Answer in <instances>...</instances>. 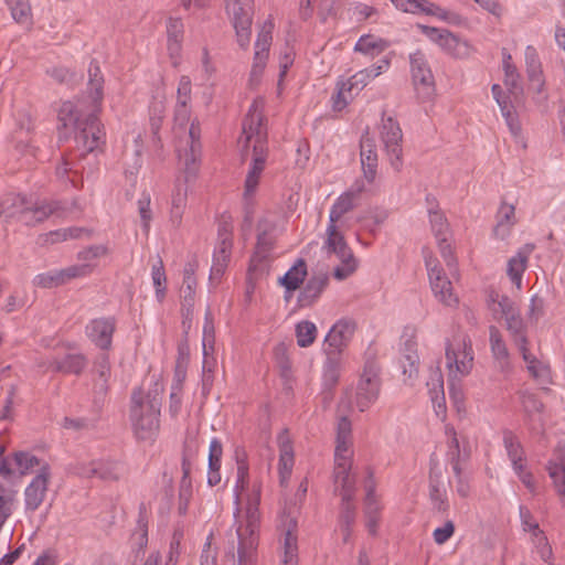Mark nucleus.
<instances>
[{"label":"nucleus","instance_id":"1","mask_svg":"<svg viewBox=\"0 0 565 565\" xmlns=\"http://www.w3.org/2000/svg\"><path fill=\"white\" fill-rule=\"evenodd\" d=\"M87 95L90 99L87 107L84 103L64 102L58 110V121L64 128L74 127L77 130V145L90 153L105 145L106 137L98 118L104 98V76L96 61H92L88 67Z\"/></svg>","mask_w":565,"mask_h":565},{"label":"nucleus","instance_id":"21","mask_svg":"<svg viewBox=\"0 0 565 565\" xmlns=\"http://www.w3.org/2000/svg\"><path fill=\"white\" fill-rule=\"evenodd\" d=\"M25 214H23V224L26 226H34L51 215L60 211V202L56 201H35L29 203Z\"/></svg>","mask_w":565,"mask_h":565},{"label":"nucleus","instance_id":"25","mask_svg":"<svg viewBox=\"0 0 565 565\" xmlns=\"http://www.w3.org/2000/svg\"><path fill=\"white\" fill-rule=\"evenodd\" d=\"M271 22L265 23L257 35V40L255 43L254 64L252 68V74L254 75L260 73L265 66L266 60L268 57L269 46L271 43Z\"/></svg>","mask_w":565,"mask_h":565},{"label":"nucleus","instance_id":"32","mask_svg":"<svg viewBox=\"0 0 565 565\" xmlns=\"http://www.w3.org/2000/svg\"><path fill=\"white\" fill-rule=\"evenodd\" d=\"M307 274L306 260L303 258H298L295 265L290 267L281 278H279V282L285 287L287 292H291L301 286Z\"/></svg>","mask_w":565,"mask_h":565},{"label":"nucleus","instance_id":"31","mask_svg":"<svg viewBox=\"0 0 565 565\" xmlns=\"http://www.w3.org/2000/svg\"><path fill=\"white\" fill-rule=\"evenodd\" d=\"M525 66L529 81L536 86V92L541 93L544 88V78L542 63L534 46L529 45L525 49Z\"/></svg>","mask_w":565,"mask_h":565},{"label":"nucleus","instance_id":"39","mask_svg":"<svg viewBox=\"0 0 565 565\" xmlns=\"http://www.w3.org/2000/svg\"><path fill=\"white\" fill-rule=\"evenodd\" d=\"M8 9L10 10L12 19L25 26L33 23L32 9L29 0H4Z\"/></svg>","mask_w":565,"mask_h":565},{"label":"nucleus","instance_id":"34","mask_svg":"<svg viewBox=\"0 0 565 565\" xmlns=\"http://www.w3.org/2000/svg\"><path fill=\"white\" fill-rule=\"evenodd\" d=\"M184 25L180 18H169L167 22L168 51L171 57L178 56L181 51Z\"/></svg>","mask_w":565,"mask_h":565},{"label":"nucleus","instance_id":"55","mask_svg":"<svg viewBox=\"0 0 565 565\" xmlns=\"http://www.w3.org/2000/svg\"><path fill=\"white\" fill-rule=\"evenodd\" d=\"M93 269L94 265L90 264L72 265L60 269L63 285L67 284L72 279L88 276Z\"/></svg>","mask_w":565,"mask_h":565},{"label":"nucleus","instance_id":"47","mask_svg":"<svg viewBox=\"0 0 565 565\" xmlns=\"http://www.w3.org/2000/svg\"><path fill=\"white\" fill-rule=\"evenodd\" d=\"M381 510L382 508L377 500L364 502L365 525L371 535H375L377 532Z\"/></svg>","mask_w":565,"mask_h":565},{"label":"nucleus","instance_id":"52","mask_svg":"<svg viewBox=\"0 0 565 565\" xmlns=\"http://www.w3.org/2000/svg\"><path fill=\"white\" fill-rule=\"evenodd\" d=\"M33 285L40 288H55L63 285L60 269L39 274L33 279Z\"/></svg>","mask_w":565,"mask_h":565},{"label":"nucleus","instance_id":"60","mask_svg":"<svg viewBox=\"0 0 565 565\" xmlns=\"http://www.w3.org/2000/svg\"><path fill=\"white\" fill-rule=\"evenodd\" d=\"M183 529L182 527H175L172 534V539L170 542L169 553H168V561L166 564L169 565H177L178 558L180 555V545L181 541L183 540Z\"/></svg>","mask_w":565,"mask_h":565},{"label":"nucleus","instance_id":"10","mask_svg":"<svg viewBox=\"0 0 565 565\" xmlns=\"http://www.w3.org/2000/svg\"><path fill=\"white\" fill-rule=\"evenodd\" d=\"M186 147L183 150L178 149V156L184 164V173H186L188 177H195L202 152L199 121L193 120L191 122Z\"/></svg>","mask_w":565,"mask_h":565},{"label":"nucleus","instance_id":"51","mask_svg":"<svg viewBox=\"0 0 565 565\" xmlns=\"http://www.w3.org/2000/svg\"><path fill=\"white\" fill-rule=\"evenodd\" d=\"M150 202H151L150 194L146 193V192H143L141 194L140 199L137 202L138 212H139L140 220H141V227H142V231H143V233L146 235L149 234L150 223H151V220H152V212H151V209H150Z\"/></svg>","mask_w":565,"mask_h":565},{"label":"nucleus","instance_id":"58","mask_svg":"<svg viewBox=\"0 0 565 565\" xmlns=\"http://www.w3.org/2000/svg\"><path fill=\"white\" fill-rule=\"evenodd\" d=\"M429 498L438 512H446L448 510L449 504L444 491L440 489L439 483L433 480L429 483Z\"/></svg>","mask_w":565,"mask_h":565},{"label":"nucleus","instance_id":"38","mask_svg":"<svg viewBox=\"0 0 565 565\" xmlns=\"http://www.w3.org/2000/svg\"><path fill=\"white\" fill-rule=\"evenodd\" d=\"M339 377H340L339 363L335 359H332L331 356L328 355V359L324 362L323 372H322V386H323L324 399L332 397L331 392L338 384Z\"/></svg>","mask_w":565,"mask_h":565},{"label":"nucleus","instance_id":"53","mask_svg":"<svg viewBox=\"0 0 565 565\" xmlns=\"http://www.w3.org/2000/svg\"><path fill=\"white\" fill-rule=\"evenodd\" d=\"M522 407L529 417L540 414L543 411V403L537 395L527 391L520 392Z\"/></svg>","mask_w":565,"mask_h":565},{"label":"nucleus","instance_id":"4","mask_svg":"<svg viewBox=\"0 0 565 565\" xmlns=\"http://www.w3.org/2000/svg\"><path fill=\"white\" fill-rule=\"evenodd\" d=\"M327 239L324 246L329 253H334L342 265L333 270V276L338 280H343L352 275L356 269V259L354 258L350 247L348 246L343 234L338 230L337 223L328 222Z\"/></svg>","mask_w":565,"mask_h":565},{"label":"nucleus","instance_id":"48","mask_svg":"<svg viewBox=\"0 0 565 565\" xmlns=\"http://www.w3.org/2000/svg\"><path fill=\"white\" fill-rule=\"evenodd\" d=\"M132 539L140 548L146 547L148 544V518L143 504H141L139 509L137 527L132 534Z\"/></svg>","mask_w":565,"mask_h":565},{"label":"nucleus","instance_id":"19","mask_svg":"<svg viewBox=\"0 0 565 565\" xmlns=\"http://www.w3.org/2000/svg\"><path fill=\"white\" fill-rule=\"evenodd\" d=\"M267 148H257L254 147L253 149V157L250 161V166L245 179V186H244V196L248 198L252 196L259 183L260 175L265 169L266 160H267Z\"/></svg>","mask_w":565,"mask_h":565},{"label":"nucleus","instance_id":"3","mask_svg":"<svg viewBox=\"0 0 565 565\" xmlns=\"http://www.w3.org/2000/svg\"><path fill=\"white\" fill-rule=\"evenodd\" d=\"M276 224L266 220H259L257 224V242L253 256L250 257L248 273L264 275L268 273L271 253L275 248L276 236L274 232Z\"/></svg>","mask_w":565,"mask_h":565},{"label":"nucleus","instance_id":"30","mask_svg":"<svg viewBox=\"0 0 565 565\" xmlns=\"http://www.w3.org/2000/svg\"><path fill=\"white\" fill-rule=\"evenodd\" d=\"M195 264L188 263L183 269V287H182V311L183 315H190L194 306L195 296Z\"/></svg>","mask_w":565,"mask_h":565},{"label":"nucleus","instance_id":"44","mask_svg":"<svg viewBox=\"0 0 565 565\" xmlns=\"http://www.w3.org/2000/svg\"><path fill=\"white\" fill-rule=\"evenodd\" d=\"M505 329L511 340H515L527 335V326L521 316L520 309L514 313L505 317Z\"/></svg>","mask_w":565,"mask_h":565},{"label":"nucleus","instance_id":"41","mask_svg":"<svg viewBox=\"0 0 565 565\" xmlns=\"http://www.w3.org/2000/svg\"><path fill=\"white\" fill-rule=\"evenodd\" d=\"M93 371L98 375V381L96 382L95 387L98 392L106 393L108 390V379L110 376V362L108 354L102 353L96 358Z\"/></svg>","mask_w":565,"mask_h":565},{"label":"nucleus","instance_id":"20","mask_svg":"<svg viewBox=\"0 0 565 565\" xmlns=\"http://www.w3.org/2000/svg\"><path fill=\"white\" fill-rule=\"evenodd\" d=\"M233 25L236 31L237 42L241 47L246 49L250 41L252 13L249 8H244L236 2L233 6Z\"/></svg>","mask_w":565,"mask_h":565},{"label":"nucleus","instance_id":"16","mask_svg":"<svg viewBox=\"0 0 565 565\" xmlns=\"http://www.w3.org/2000/svg\"><path fill=\"white\" fill-rule=\"evenodd\" d=\"M364 190V181L361 179L356 180L334 201L329 213V221H331V223H338L344 214L352 211L358 205V201Z\"/></svg>","mask_w":565,"mask_h":565},{"label":"nucleus","instance_id":"11","mask_svg":"<svg viewBox=\"0 0 565 565\" xmlns=\"http://www.w3.org/2000/svg\"><path fill=\"white\" fill-rule=\"evenodd\" d=\"M50 478V465L44 462L39 469L38 475L32 479V481L26 486L24 490V505L26 512L36 511L43 503L46 497Z\"/></svg>","mask_w":565,"mask_h":565},{"label":"nucleus","instance_id":"27","mask_svg":"<svg viewBox=\"0 0 565 565\" xmlns=\"http://www.w3.org/2000/svg\"><path fill=\"white\" fill-rule=\"evenodd\" d=\"M87 364V358L83 353H67L63 358L54 359L51 367L55 372L81 375Z\"/></svg>","mask_w":565,"mask_h":565},{"label":"nucleus","instance_id":"7","mask_svg":"<svg viewBox=\"0 0 565 565\" xmlns=\"http://www.w3.org/2000/svg\"><path fill=\"white\" fill-rule=\"evenodd\" d=\"M380 390V370L375 363L367 362L355 390L354 401L360 412H365L377 401Z\"/></svg>","mask_w":565,"mask_h":565},{"label":"nucleus","instance_id":"45","mask_svg":"<svg viewBox=\"0 0 565 565\" xmlns=\"http://www.w3.org/2000/svg\"><path fill=\"white\" fill-rule=\"evenodd\" d=\"M13 462L20 475L24 476L32 471L34 467L41 468L40 459L28 451H17L13 454Z\"/></svg>","mask_w":565,"mask_h":565},{"label":"nucleus","instance_id":"24","mask_svg":"<svg viewBox=\"0 0 565 565\" xmlns=\"http://www.w3.org/2000/svg\"><path fill=\"white\" fill-rule=\"evenodd\" d=\"M31 199L23 194L9 193L0 198V216L15 217L23 223V214Z\"/></svg>","mask_w":565,"mask_h":565},{"label":"nucleus","instance_id":"22","mask_svg":"<svg viewBox=\"0 0 565 565\" xmlns=\"http://www.w3.org/2000/svg\"><path fill=\"white\" fill-rule=\"evenodd\" d=\"M328 282L329 277L327 274L311 276L298 295L297 302L299 307L303 308L312 306L321 296L328 286Z\"/></svg>","mask_w":565,"mask_h":565},{"label":"nucleus","instance_id":"42","mask_svg":"<svg viewBox=\"0 0 565 565\" xmlns=\"http://www.w3.org/2000/svg\"><path fill=\"white\" fill-rule=\"evenodd\" d=\"M297 344L300 348L310 347L317 338V327L309 320L300 321L296 324Z\"/></svg>","mask_w":565,"mask_h":565},{"label":"nucleus","instance_id":"17","mask_svg":"<svg viewBox=\"0 0 565 565\" xmlns=\"http://www.w3.org/2000/svg\"><path fill=\"white\" fill-rule=\"evenodd\" d=\"M447 366L451 371L455 367L456 372L461 375L469 374L472 367L473 354L470 340H463L456 350L450 343L446 347Z\"/></svg>","mask_w":565,"mask_h":565},{"label":"nucleus","instance_id":"37","mask_svg":"<svg viewBox=\"0 0 565 565\" xmlns=\"http://www.w3.org/2000/svg\"><path fill=\"white\" fill-rule=\"evenodd\" d=\"M199 452V446L195 439H185L182 448L181 470L182 478L180 481H191V472L195 465Z\"/></svg>","mask_w":565,"mask_h":565},{"label":"nucleus","instance_id":"29","mask_svg":"<svg viewBox=\"0 0 565 565\" xmlns=\"http://www.w3.org/2000/svg\"><path fill=\"white\" fill-rule=\"evenodd\" d=\"M431 290L435 297L446 306H454L458 302V298L452 292V284L444 271L433 274L429 278Z\"/></svg>","mask_w":565,"mask_h":565},{"label":"nucleus","instance_id":"18","mask_svg":"<svg viewBox=\"0 0 565 565\" xmlns=\"http://www.w3.org/2000/svg\"><path fill=\"white\" fill-rule=\"evenodd\" d=\"M360 158L365 180L372 183L377 172V153L374 139L365 131L360 141Z\"/></svg>","mask_w":565,"mask_h":565},{"label":"nucleus","instance_id":"13","mask_svg":"<svg viewBox=\"0 0 565 565\" xmlns=\"http://www.w3.org/2000/svg\"><path fill=\"white\" fill-rule=\"evenodd\" d=\"M117 320L115 317H103L90 320L85 333L87 338L100 350L106 351L111 348L113 335L116 331Z\"/></svg>","mask_w":565,"mask_h":565},{"label":"nucleus","instance_id":"33","mask_svg":"<svg viewBox=\"0 0 565 565\" xmlns=\"http://www.w3.org/2000/svg\"><path fill=\"white\" fill-rule=\"evenodd\" d=\"M446 54L455 58H467L471 53V46L467 41L448 31L439 46Z\"/></svg>","mask_w":565,"mask_h":565},{"label":"nucleus","instance_id":"36","mask_svg":"<svg viewBox=\"0 0 565 565\" xmlns=\"http://www.w3.org/2000/svg\"><path fill=\"white\" fill-rule=\"evenodd\" d=\"M489 343L492 356L502 365L508 364L510 353L501 331L494 324L489 327Z\"/></svg>","mask_w":565,"mask_h":565},{"label":"nucleus","instance_id":"59","mask_svg":"<svg viewBox=\"0 0 565 565\" xmlns=\"http://www.w3.org/2000/svg\"><path fill=\"white\" fill-rule=\"evenodd\" d=\"M374 78L373 75L371 74L370 70L369 68H365V70H362L360 72H358L356 74H354L353 76H351L347 82H344L347 85H348V90L349 92H353L355 90L356 93L360 92L361 89H363L367 84L369 82Z\"/></svg>","mask_w":565,"mask_h":565},{"label":"nucleus","instance_id":"14","mask_svg":"<svg viewBox=\"0 0 565 565\" xmlns=\"http://www.w3.org/2000/svg\"><path fill=\"white\" fill-rule=\"evenodd\" d=\"M356 324L349 319H341L329 330L324 338V351L330 356L339 354L351 341Z\"/></svg>","mask_w":565,"mask_h":565},{"label":"nucleus","instance_id":"2","mask_svg":"<svg viewBox=\"0 0 565 565\" xmlns=\"http://www.w3.org/2000/svg\"><path fill=\"white\" fill-rule=\"evenodd\" d=\"M161 402L156 396L143 395L140 387L131 393L130 422L138 441L153 444L160 429Z\"/></svg>","mask_w":565,"mask_h":565},{"label":"nucleus","instance_id":"15","mask_svg":"<svg viewBox=\"0 0 565 565\" xmlns=\"http://www.w3.org/2000/svg\"><path fill=\"white\" fill-rule=\"evenodd\" d=\"M281 523V562L284 565H298L297 520L289 514H285L282 515Z\"/></svg>","mask_w":565,"mask_h":565},{"label":"nucleus","instance_id":"46","mask_svg":"<svg viewBox=\"0 0 565 565\" xmlns=\"http://www.w3.org/2000/svg\"><path fill=\"white\" fill-rule=\"evenodd\" d=\"M151 278L156 289V296L161 301L164 298L167 289V276L161 258H158L157 263L152 265Z\"/></svg>","mask_w":565,"mask_h":565},{"label":"nucleus","instance_id":"28","mask_svg":"<svg viewBox=\"0 0 565 565\" xmlns=\"http://www.w3.org/2000/svg\"><path fill=\"white\" fill-rule=\"evenodd\" d=\"M351 461L349 459L335 460L334 459V482L340 486L341 499H353L354 497V481L350 478Z\"/></svg>","mask_w":565,"mask_h":565},{"label":"nucleus","instance_id":"26","mask_svg":"<svg viewBox=\"0 0 565 565\" xmlns=\"http://www.w3.org/2000/svg\"><path fill=\"white\" fill-rule=\"evenodd\" d=\"M194 178L195 177H188L185 173L184 182L178 181L174 185L170 209V221L174 226H179L182 222V216L185 211L188 200L186 183L190 181V179Z\"/></svg>","mask_w":565,"mask_h":565},{"label":"nucleus","instance_id":"40","mask_svg":"<svg viewBox=\"0 0 565 565\" xmlns=\"http://www.w3.org/2000/svg\"><path fill=\"white\" fill-rule=\"evenodd\" d=\"M512 342L514 343V345L520 351L523 361L526 363V369H527L529 373L533 377L537 379L540 376L541 362L535 358V355H533L530 352V349H529V345H530L529 337L527 335L526 337H522V338L512 340Z\"/></svg>","mask_w":565,"mask_h":565},{"label":"nucleus","instance_id":"49","mask_svg":"<svg viewBox=\"0 0 565 565\" xmlns=\"http://www.w3.org/2000/svg\"><path fill=\"white\" fill-rule=\"evenodd\" d=\"M504 84L511 89L519 87V73L516 67L512 64V56L507 49H502Z\"/></svg>","mask_w":565,"mask_h":565},{"label":"nucleus","instance_id":"35","mask_svg":"<svg viewBox=\"0 0 565 565\" xmlns=\"http://www.w3.org/2000/svg\"><path fill=\"white\" fill-rule=\"evenodd\" d=\"M388 46L390 43L386 40L372 34H366L362 35L358 40L354 51L374 57L383 53Z\"/></svg>","mask_w":565,"mask_h":565},{"label":"nucleus","instance_id":"43","mask_svg":"<svg viewBox=\"0 0 565 565\" xmlns=\"http://www.w3.org/2000/svg\"><path fill=\"white\" fill-rule=\"evenodd\" d=\"M503 445L511 463H516L518 460H525L523 447L513 431L509 429L503 431Z\"/></svg>","mask_w":565,"mask_h":565},{"label":"nucleus","instance_id":"56","mask_svg":"<svg viewBox=\"0 0 565 565\" xmlns=\"http://www.w3.org/2000/svg\"><path fill=\"white\" fill-rule=\"evenodd\" d=\"M109 249L106 245H92L83 250H79L77 253L78 260H82L83 264H90L93 265V262L106 256L108 254Z\"/></svg>","mask_w":565,"mask_h":565},{"label":"nucleus","instance_id":"9","mask_svg":"<svg viewBox=\"0 0 565 565\" xmlns=\"http://www.w3.org/2000/svg\"><path fill=\"white\" fill-rule=\"evenodd\" d=\"M217 238L218 242L213 253L210 280L218 281L227 268L233 247L232 231L226 224L218 226Z\"/></svg>","mask_w":565,"mask_h":565},{"label":"nucleus","instance_id":"64","mask_svg":"<svg viewBox=\"0 0 565 565\" xmlns=\"http://www.w3.org/2000/svg\"><path fill=\"white\" fill-rule=\"evenodd\" d=\"M403 373L408 375L409 379L417 375L418 372V355L415 351L405 354L401 360Z\"/></svg>","mask_w":565,"mask_h":565},{"label":"nucleus","instance_id":"61","mask_svg":"<svg viewBox=\"0 0 565 565\" xmlns=\"http://www.w3.org/2000/svg\"><path fill=\"white\" fill-rule=\"evenodd\" d=\"M236 482L234 487V493L236 501L241 499L242 493L248 489L249 484V466H236Z\"/></svg>","mask_w":565,"mask_h":565},{"label":"nucleus","instance_id":"54","mask_svg":"<svg viewBox=\"0 0 565 565\" xmlns=\"http://www.w3.org/2000/svg\"><path fill=\"white\" fill-rule=\"evenodd\" d=\"M353 499H341V511L339 515V527L347 529L352 527L355 522V505L352 502Z\"/></svg>","mask_w":565,"mask_h":565},{"label":"nucleus","instance_id":"5","mask_svg":"<svg viewBox=\"0 0 565 565\" xmlns=\"http://www.w3.org/2000/svg\"><path fill=\"white\" fill-rule=\"evenodd\" d=\"M264 98L257 97L253 100L243 120L244 147L250 145L259 148H267V129L264 116Z\"/></svg>","mask_w":565,"mask_h":565},{"label":"nucleus","instance_id":"62","mask_svg":"<svg viewBox=\"0 0 565 565\" xmlns=\"http://www.w3.org/2000/svg\"><path fill=\"white\" fill-rule=\"evenodd\" d=\"M519 512H520L521 524H522V527L524 531L531 532L532 536L542 532V530L539 526V523L536 521H534L531 511L526 507L520 505Z\"/></svg>","mask_w":565,"mask_h":565},{"label":"nucleus","instance_id":"12","mask_svg":"<svg viewBox=\"0 0 565 565\" xmlns=\"http://www.w3.org/2000/svg\"><path fill=\"white\" fill-rule=\"evenodd\" d=\"M429 222L433 234L437 241L440 254L448 267L455 265V257L449 243V223L440 210L428 207Z\"/></svg>","mask_w":565,"mask_h":565},{"label":"nucleus","instance_id":"63","mask_svg":"<svg viewBox=\"0 0 565 565\" xmlns=\"http://www.w3.org/2000/svg\"><path fill=\"white\" fill-rule=\"evenodd\" d=\"M332 108L337 111H341L352 99V92L348 90V85L342 83L337 94L332 96Z\"/></svg>","mask_w":565,"mask_h":565},{"label":"nucleus","instance_id":"50","mask_svg":"<svg viewBox=\"0 0 565 565\" xmlns=\"http://www.w3.org/2000/svg\"><path fill=\"white\" fill-rule=\"evenodd\" d=\"M532 542L541 559L550 565H553V551L544 532L542 531L532 536Z\"/></svg>","mask_w":565,"mask_h":565},{"label":"nucleus","instance_id":"8","mask_svg":"<svg viewBox=\"0 0 565 565\" xmlns=\"http://www.w3.org/2000/svg\"><path fill=\"white\" fill-rule=\"evenodd\" d=\"M412 79L418 97L426 102L435 94V78L425 54L416 51L409 55Z\"/></svg>","mask_w":565,"mask_h":565},{"label":"nucleus","instance_id":"57","mask_svg":"<svg viewBox=\"0 0 565 565\" xmlns=\"http://www.w3.org/2000/svg\"><path fill=\"white\" fill-rule=\"evenodd\" d=\"M193 494L192 481H180L178 512L185 515Z\"/></svg>","mask_w":565,"mask_h":565},{"label":"nucleus","instance_id":"23","mask_svg":"<svg viewBox=\"0 0 565 565\" xmlns=\"http://www.w3.org/2000/svg\"><path fill=\"white\" fill-rule=\"evenodd\" d=\"M533 250V244H525L508 260L507 274L518 289L522 287V277L526 269L529 257Z\"/></svg>","mask_w":565,"mask_h":565},{"label":"nucleus","instance_id":"6","mask_svg":"<svg viewBox=\"0 0 565 565\" xmlns=\"http://www.w3.org/2000/svg\"><path fill=\"white\" fill-rule=\"evenodd\" d=\"M380 137L391 167L396 172H401L404 166L402 148L403 132L398 121L391 116H383Z\"/></svg>","mask_w":565,"mask_h":565}]
</instances>
